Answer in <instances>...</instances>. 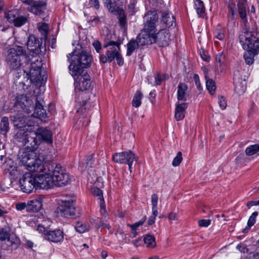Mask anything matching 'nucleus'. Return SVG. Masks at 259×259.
<instances>
[{"label":"nucleus","instance_id":"c85d7f7f","mask_svg":"<svg viewBox=\"0 0 259 259\" xmlns=\"http://www.w3.org/2000/svg\"><path fill=\"white\" fill-rule=\"evenodd\" d=\"M144 242L148 248H154L156 246L155 238L151 234H147L144 237Z\"/></svg>","mask_w":259,"mask_h":259},{"label":"nucleus","instance_id":"2f4dec72","mask_svg":"<svg viewBox=\"0 0 259 259\" xmlns=\"http://www.w3.org/2000/svg\"><path fill=\"white\" fill-rule=\"evenodd\" d=\"M139 45L138 41H136L134 39H132L127 45V52L126 55L130 56L138 48Z\"/></svg>","mask_w":259,"mask_h":259},{"label":"nucleus","instance_id":"603ef678","mask_svg":"<svg viewBox=\"0 0 259 259\" xmlns=\"http://www.w3.org/2000/svg\"><path fill=\"white\" fill-rule=\"evenodd\" d=\"M166 78V76L158 73L155 76V83L156 85L160 84L162 80Z\"/></svg>","mask_w":259,"mask_h":259},{"label":"nucleus","instance_id":"7c9ffc66","mask_svg":"<svg viewBox=\"0 0 259 259\" xmlns=\"http://www.w3.org/2000/svg\"><path fill=\"white\" fill-rule=\"evenodd\" d=\"M205 78L206 89L211 95H213L216 90L215 82L212 79L209 78L206 75L205 76Z\"/></svg>","mask_w":259,"mask_h":259},{"label":"nucleus","instance_id":"20e7f679","mask_svg":"<svg viewBox=\"0 0 259 259\" xmlns=\"http://www.w3.org/2000/svg\"><path fill=\"white\" fill-rule=\"evenodd\" d=\"M81 48V46L77 45L73 51L67 55L68 60H70L71 57H74L69 66L70 73L72 76L82 73L84 72L83 68L89 67L92 61L91 55L82 50Z\"/></svg>","mask_w":259,"mask_h":259},{"label":"nucleus","instance_id":"f257e3e1","mask_svg":"<svg viewBox=\"0 0 259 259\" xmlns=\"http://www.w3.org/2000/svg\"><path fill=\"white\" fill-rule=\"evenodd\" d=\"M19 160L26 165L29 170L44 172V174L36 175L37 181L39 182L38 188L47 189L54 185H65L69 182V176L60 164L55 162L43 164L34 152H23L19 155Z\"/></svg>","mask_w":259,"mask_h":259},{"label":"nucleus","instance_id":"680f3d73","mask_svg":"<svg viewBox=\"0 0 259 259\" xmlns=\"http://www.w3.org/2000/svg\"><path fill=\"white\" fill-rule=\"evenodd\" d=\"M99 227H102L107 229H109L110 228V226L109 224L107 223V222H104L103 221H100L99 222Z\"/></svg>","mask_w":259,"mask_h":259},{"label":"nucleus","instance_id":"6ab92c4d","mask_svg":"<svg viewBox=\"0 0 259 259\" xmlns=\"http://www.w3.org/2000/svg\"><path fill=\"white\" fill-rule=\"evenodd\" d=\"M45 236L46 239L56 243L62 242L64 239L63 232L60 229L47 231Z\"/></svg>","mask_w":259,"mask_h":259},{"label":"nucleus","instance_id":"4468645a","mask_svg":"<svg viewBox=\"0 0 259 259\" xmlns=\"http://www.w3.org/2000/svg\"><path fill=\"white\" fill-rule=\"evenodd\" d=\"M60 214L66 218L72 217L75 215L76 209L72 200H65L58 207Z\"/></svg>","mask_w":259,"mask_h":259},{"label":"nucleus","instance_id":"0eeeda50","mask_svg":"<svg viewBox=\"0 0 259 259\" xmlns=\"http://www.w3.org/2000/svg\"><path fill=\"white\" fill-rule=\"evenodd\" d=\"M42 63L38 59H35L31 64L29 72L26 73L27 80L30 79L31 83H40L42 84L47 80V76L45 72H41Z\"/></svg>","mask_w":259,"mask_h":259},{"label":"nucleus","instance_id":"4d7b16f0","mask_svg":"<svg viewBox=\"0 0 259 259\" xmlns=\"http://www.w3.org/2000/svg\"><path fill=\"white\" fill-rule=\"evenodd\" d=\"M93 46L96 52L97 53H100V51L102 49L101 43L99 41L96 40L93 43Z\"/></svg>","mask_w":259,"mask_h":259},{"label":"nucleus","instance_id":"bb28decb","mask_svg":"<svg viewBox=\"0 0 259 259\" xmlns=\"http://www.w3.org/2000/svg\"><path fill=\"white\" fill-rule=\"evenodd\" d=\"M188 87L185 83H180L178 86L177 98L179 101L184 100Z\"/></svg>","mask_w":259,"mask_h":259},{"label":"nucleus","instance_id":"f3484780","mask_svg":"<svg viewBox=\"0 0 259 259\" xmlns=\"http://www.w3.org/2000/svg\"><path fill=\"white\" fill-rule=\"evenodd\" d=\"M32 103V101L28 99L25 95H21L17 97L15 106L18 108H21L25 112L30 113V108H33Z\"/></svg>","mask_w":259,"mask_h":259},{"label":"nucleus","instance_id":"5701e85b","mask_svg":"<svg viewBox=\"0 0 259 259\" xmlns=\"http://www.w3.org/2000/svg\"><path fill=\"white\" fill-rule=\"evenodd\" d=\"M187 108V103H178L175 110V118L177 121L182 120L185 115V111Z\"/></svg>","mask_w":259,"mask_h":259},{"label":"nucleus","instance_id":"72a5a7b5","mask_svg":"<svg viewBox=\"0 0 259 259\" xmlns=\"http://www.w3.org/2000/svg\"><path fill=\"white\" fill-rule=\"evenodd\" d=\"M75 229L78 233H83L88 231L90 229V227L85 223L77 222L75 226Z\"/></svg>","mask_w":259,"mask_h":259},{"label":"nucleus","instance_id":"a18cd8bd","mask_svg":"<svg viewBox=\"0 0 259 259\" xmlns=\"http://www.w3.org/2000/svg\"><path fill=\"white\" fill-rule=\"evenodd\" d=\"M158 197L157 194H154L151 196V203L152 210H157V203Z\"/></svg>","mask_w":259,"mask_h":259},{"label":"nucleus","instance_id":"393cba45","mask_svg":"<svg viewBox=\"0 0 259 259\" xmlns=\"http://www.w3.org/2000/svg\"><path fill=\"white\" fill-rule=\"evenodd\" d=\"M161 22L165 25V27H169L175 23L174 17L171 14L164 12L162 15Z\"/></svg>","mask_w":259,"mask_h":259},{"label":"nucleus","instance_id":"6e6552de","mask_svg":"<svg viewBox=\"0 0 259 259\" xmlns=\"http://www.w3.org/2000/svg\"><path fill=\"white\" fill-rule=\"evenodd\" d=\"M26 54L22 47L17 46L9 49L6 61L10 68L17 69L21 65V58Z\"/></svg>","mask_w":259,"mask_h":259},{"label":"nucleus","instance_id":"f03ea898","mask_svg":"<svg viewBox=\"0 0 259 259\" xmlns=\"http://www.w3.org/2000/svg\"><path fill=\"white\" fill-rule=\"evenodd\" d=\"M12 121L14 126L17 128L15 135V140L28 150L20 152L19 156L23 152H34L42 142L49 144L52 143V132L47 128L34 124L29 118L13 116Z\"/></svg>","mask_w":259,"mask_h":259},{"label":"nucleus","instance_id":"de8ad7c7","mask_svg":"<svg viewBox=\"0 0 259 259\" xmlns=\"http://www.w3.org/2000/svg\"><path fill=\"white\" fill-rule=\"evenodd\" d=\"M146 220V216L145 215L142 220H141L140 221L138 222H136L135 223V224H132V225H131V224H128L127 225L131 227V228H134V229H136L139 227V226L142 225L145 222Z\"/></svg>","mask_w":259,"mask_h":259},{"label":"nucleus","instance_id":"a19ab883","mask_svg":"<svg viewBox=\"0 0 259 259\" xmlns=\"http://www.w3.org/2000/svg\"><path fill=\"white\" fill-rule=\"evenodd\" d=\"M195 5L198 15L201 16L205 10L203 2L200 0H196Z\"/></svg>","mask_w":259,"mask_h":259},{"label":"nucleus","instance_id":"49530a36","mask_svg":"<svg viewBox=\"0 0 259 259\" xmlns=\"http://www.w3.org/2000/svg\"><path fill=\"white\" fill-rule=\"evenodd\" d=\"M9 232L6 229L3 228L0 230V240L7 239L9 235Z\"/></svg>","mask_w":259,"mask_h":259},{"label":"nucleus","instance_id":"e2e57ef3","mask_svg":"<svg viewBox=\"0 0 259 259\" xmlns=\"http://www.w3.org/2000/svg\"><path fill=\"white\" fill-rule=\"evenodd\" d=\"M168 218L169 220H176L177 219V214L174 212H170Z\"/></svg>","mask_w":259,"mask_h":259},{"label":"nucleus","instance_id":"0e129e2a","mask_svg":"<svg viewBox=\"0 0 259 259\" xmlns=\"http://www.w3.org/2000/svg\"><path fill=\"white\" fill-rule=\"evenodd\" d=\"M259 205L258 201H250L247 202V206L249 208L252 206Z\"/></svg>","mask_w":259,"mask_h":259},{"label":"nucleus","instance_id":"f704fd0d","mask_svg":"<svg viewBox=\"0 0 259 259\" xmlns=\"http://www.w3.org/2000/svg\"><path fill=\"white\" fill-rule=\"evenodd\" d=\"M245 153L248 156H252L255 154H259V144H254L247 147Z\"/></svg>","mask_w":259,"mask_h":259},{"label":"nucleus","instance_id":"9d476101","mask_svg":"<svg viewBox=\"0 0 259 259\" xmlns=\"http://www.w3.org/2000/svg\"><path fill=\"white\" fill-rule=\"evenodd\" d=\"M74 78V86L76 91H84L89 90L91 85L90 75L86 72L77 74Z\"/></svg>","mask_w":259,"mask_h":259},{"label":"nucleus","instance_id":"774afa93","mask_svg":"<svg viewBox=\"0 0 259 259\" xmlns=\"http://www.w3.org/2000/svg\"><path fill=\"white\" fill-rule=\"evenodd\" d=\"M116 235H117V237H119V236L122 237V238H125V235L124 234L123 232L121 230H119L117 232Z\"/></svg>","mask_w":259,"mask_h":259},{"label":"nucleus","instance_id":"864d4df0","mask_svg":"<svg viewBox=\"0 0 259 259\" xmlns=\"http://www.w3.org/2000/svg\"><path fill=\"white\" fill-rule=\"evenodd\" d=\"M228 7L229 13L231 14L232 16H234L236 10L235 4L233 3V2H230L229 4Z\"/></svg>","mask_w":259,"mask_h":259},{"label":"nucleus","instance_id":"8fccbe9b","mask_svg":"<svg viewBox=\"0 0 259 259\" xmlns=\"http://www.w3.org/2000/svg\"><path fill=\"white\" fill-rule=\"evenodd\" d=\"M211 221L208 219H202L198 221V225L201 227H207L210 224Z\"/></svg>","mask_w":259,"mask_h":259},{"label":"nucleus","instance_id":"39448f33","mask_svg":"<svg viewBox=\"0 0 259 259\" xmlns=\"http://www.w3.org/2000/svg\"><path fill=\"white\" fill-rule=\"evenodd\" d=\"M103 48H108L105 54L101 55L100 57V61L102 63L111 62L116 59L119 65L123 64V59L120 54V43L106 39L103 46Z\"/></svg>","mask_w":259,"mask_h":259},{"label":"nucleus","instance_id":"c03bdc74","mask_svg":"<svg viewBox=\"0 0 259 259\" xmlns=\"http://www.w3.org/2000/svg\"><path fill=\"white\" fill-rule=\"evenodd\" d=\"M183 159L182 154L181 152H179L177 156L173 159L172 165L174 166H177L180 164Z\"/></svg>","mask_w":259,"mask_h":259},{"label":"nucleus","instance_id":"37998d69","mask_svg":"<svg viewBox=\"0 0 259 259\" xmlns=\"http://www.w3.org/2000/svg\"><path fill=\"white\" fill-rule=\"evenodd\" d=\"M92 193L94 196L98 197V199L100 200V202H102V200H104L103 196V192L98 188L95 187L92 189Z\"/></svg>","mask_w":259,"mask_h":259},{"label":"nucleus","instance_id":"a878e982","mask_svg":"<svg viewBox=\"0 0 259 259\" xmlns=\"http://www.w3.org/2000/svg\"><path fill=\"white\" fill-rule=\"evenodd\" d=\"M20 244L19 239L15 234H9L7 238V245L12 249H16Z\"/></svg>","mask_w":259,"mask_h":259},{"label":"nucleus","instance_id":"79ce46f5","mask_svg":"<svg viewBox=\"0 0 259 259\" xmlns=\"http://www.w3.org/2000/svg\"><path fill=\"white\" fill-rule=\"evenodd\" d=\"M100 212L102 218H108V214L106 209L104 200H102V202H100Z\"/></svg>","mask_w":259,"mask_h":259},{"label":"nucleus","instance_id":"423d86ee","mask_svg":"<svg viewBox=\"0 0 259 259\" xmlns=\"http://www.w3.org/2000/svg\"><path fill=\"white\" fill-rule=\"evenodd\" d=\"M239 39L243 49L259 48V33L256 30H250L246 24L240 34Z\"/></svg>","mask_w":259,"mask_h":259},{"label":"nucleus","instance_id":"9b49d317","mask_svg":"<svg viewBox=\"0 0 259 259\" xmlns=\"http://www.w3.org/2000/svg\"><path fill=\"white\" fill-rule=\"evenodd\" d=\"M146 21L145 23L144 30L155 33L156 27L158 23V16L155 11H149L145 15Z\"/></svg>","mask_w":259,"mask_h":259},{"label":"nucleus","instance_id":"b1692460","mask_svg":"<svg viewBox=\"0 0 259 259\" xmlns=\"http://www.w3.org/2000/svg\"><path fill=\"white\" fill-rule=\"evenodd\" d=\"M27 211L35 212L38 211L42 206L41 201L39 199H34L27 202Z\"/></svg>","mask_w":259,"mask_h":259},{"label":"nucleus","instance_id":"052dcab7","mask_svg":"<svg viewBox=\"0 0 259 259\" xmlns=\"http://www.w3.org/2000/svg\"><path fill=\"white\" fill-rule=\"evenodd\" d=\"M200 55L201 58L203 61L206 62H209L210 60V57L208 56V55L206 53H205L204 52H203L201 53Z\"/></svg>","mask_w":259,"mask_h":259},{"label":"nucleus","instance_id":"2eb2a0df","mask_svg":"<svg viewBox=\"0 0 259 259\" xmlns=\"http://www.w3.org/2000/svg\"><path fill=\"white\" fill-rule=\"evenodd\" d=\"M42 39L38 38L34 35H30L27 41L28 50L34 55H38L41 52L42 47Z\"/></svg>","mask_w":259,"mask_h":259},{"label":"nucleus","instance_id":"58836bf2","mask_svg":"<svg viewBox=\"0 0 259 259\" xmlns=\"http://www.w3.org/2000/svg\"><path fill=\"white\" fill-rule=\"evenodd\" d=\"M118 13V19L120 26L125 29L126 25V16L124 12L122 10H119Z\"/></svg>","mask_w":259,"mask_h":259},{"label":"nucleus","instance_id":"4c0bfd02","mask_svg":"<svg viewBox=\"0 0 259 259\" xmlns=\"http://www.w3.org/2000/svg\"><path fill=\"white\" fill-rule=\"evenodd\" d=\"M214 38L220 40H223L225 37L224 29L220 25H218L214 31Z\"/></svg>","mask_w":259,"mask_h":259},{"label":"nucleus","instance_id":"1a4fd4ad","mask_svg":"<svg viewBox=\"0 0 259 259\" xmlns=\"http://www.w3.org/2000/svg\"><path fill=\"white\" fill-rule=\"evenodd\" d=\"M112 159L115 162L118 163H125L128 164L130 172L132 171V165L134 161H136L137 158L135 154L131 151L116 153L112 156Z\"/></svg>","mask_w":259,"mask_h":259},{"label":"nucleus","instance_id":"3c124183","mask_svg":"<svg viewBox=\"0 0 259 259\" xmlns=\"http://www.w3.org/2000/svg\"><path fill=\"white\" fill-rule=\"evenodd\" d=\"M27 203L25 202H20L16 204V209L19 211H22L25 208L27 210Z\"/></svg>","mask_w":259,"mask_h":259},{"label":"nucleus","instance_id":"c9c22d12","mask_svg":"<svg viewBox=\"0 0 259 259\" xmlns=\"http://www.w3.org/2000/svg\"><path fill=\"white\" fill-rule=\"evenodd\" d=\"M246 89V83L245 80L238 82L235 88V92L239 95L243 94Z\"/></svg>","mask_w":259,"mask_h":259},{"label":"nucleus","instance_id":"09e8293b","mask_svg":"<svg viewBox=\"0 0 259 259\" xmlns=\"http://www.w3.org/2000/svg\"><path fill=\"white\" fill-rule=\"evenodd\" d=\"M158 215V210H152V214L149 217L148 221V224L149 225H151L155 223V220L156 217Z\"/></svg>","mask_w":259,"mask_h":259},{"label":"nucleus","instance_id":"6e6d98bb","mask_svg":"<svg viewBox=\"0 0 259 259\" xmlns=\"http://www.w3.org/2000/svg\"><path fill=\"white\" fill-rule=\"evenodd\" d=\"M224 59L225 57L222 53H220L216 55V62L220 63V65L224 62Z\"/></svg>","mask_w":259,"mask_h":259},{"label":"nucleus","instance_id":"5fc2aeb1","mask_svg":"<svg viewBox=\"0 0 259 259\" xmlns=\"http://www.w3.org/2000/svg\"><path fill=\"white\" fill-rule=\"evenodd\" d=\"M219 104L222 109H224L227 106V102L224 98L222 96L219 98Z\"/></svg>","mask_w":259,"mask_h":259},{"label":"nucleus","instance_id":"69168bd1","mask_svg":"<svg viewBox=\"0 0 259 259\" xmlns=\"http://www.w3.org/2000/svg\"><path fill=\"white\" fill-rule=\"evenodd\" d=\"M37 230L40 233H46V229L42 226L38 225L37 228Z\"/></svg>","mask_w":259,"mask_h":259},{"label":"nucleus","instance_id":"412c9836","mask_svg":"<svg viewBox=\"0 0 259 259\" xmlns=\"http://www.w3.org/2000/svg\"><path fill=\"white\" fill-rule=\"evenodd\" d=\"M33 115L40 118L41 120L45 119L48 117L46 110L44 108L43 106L38 101L37 98L36 99L35 106Z\"/></svg>","mask_w":259,"mask_h":259},{"label":"nucleus","instance_id":"aec40b11","mask_svg":"<svg viewBox=\"0 0 259 259\" xmlns=\"http://www.w3.org/2000/svg\"><path fill=\"white\" fill-rule=\"evenodd\" d=\"M238 12L241 19L243 20L244 25L247 23V12L248 7L245 1L239 0L237 4Z\"/></svg>","mask_w":259,"mask_h":259},{"label":"nucleus","instance_id":"bf43d9fd","mask_svg":"<svg viewBox=\"0 0 259 259\" xmlns=\"http://www.w3.org/2000/svg\"><path fill=\"white\" fill-rule=\"evenodd\" d=\"M89 3L92 7H94L96 9H98L100 7L99 0H89Z\"/></svg>","mask_w":259,"mask_h":259},{"label":"nucleus","instance_id":"13d9d810","mask_svg":"<svg viewBox=\"0 0 259 259\" xmlns=\"http://www.w3.org/2000/svg\"><path fill=\"white\" fill-rule=\"evenodd\" d=\"M194 81H195V85L197 87V88L199 90H201V84H200V80H199V76H198V75L197 74H194Z\"/></svg>","mask_w":259,"mask_h":259},{"label":"nucleus","instance_id":"7ed1b4c3","mask_svg":"<svg viewBox=\"0 0 259 259\" xmlns=\"http://www.w3.org/2000/svg\"><path fill=\"white\" fill-rule=\"evenodd\" d=\"M21 165L18 167H11L9 169L11 179H19V186L21 190L25 193H30L33 190L38 188L36 174L35 171L29 170L28 167L20 161Z\"/></svg>","mask_w":259,"mask_h":259},{"label":"nucleus","instance_id":"ea45409f","mask_svg":"<svg viewBox=\"0 0 259 259\" xmlns=\"http://www.w3.org/2000/svg\"><path fill=\"white\" fill-rule=\"evenodd\" d=\"M38 29L42 35L46 38L49 31V26L47 24L42 23L38 24Z\"/></svg>","mask_w":259,"mask_h":259},{"label":"nucleus","instance_id":"f8f14e48","mask_svg":"<svg viewBox=\"0 0 259 259\" xmlns=\"http://www.w3.org/2000/svg\"><path fill=\"white\" fill-rule=\"evenodd\" d=\"M27 10L35 15L44 16V13L46 10V2L44 1H34L29 0L27 1Z\"/></svg>","mask_w":259,"mask_h":259},{"label":"nucleus","instance_id":"473e14b6","mask_svg":"<svg viewBox=\"0 0 259 259\" xmlns=\"http://www.w3.org/2000/svg\"><path fill=\"white\" fill-rule=\"evenodd\" d=\"M142 98V93L139 91H137L132 101L133 106L136 108L139 107L141 104V100Z\"/></svg>","mask_w":259,"mask_h":259},{"label":"nucleus","instance_id":"dca6fc26","mask_svg":"<svg viewBox=\"0 0 259 259\" xmlns=\"http://www.w3.org/2000/svg\"><path fill=\"white\" fill-rule=\"evenodd\" d=\"M155 42L161 47H166L169 45L171 41V36L169 34V30L167 29H162L158 33H154Z\"/></svg>","mask_w":259,"mask_h":259},{"label":"nucleus","instance_id":"338daca9","mask_svg":"<svg viewBox=\"0 0 259 259\" xmlns=\"http://www.w3.org/2000/svg\"><path fill=\"white\" fill-rule=\"evenodd\" d=\"M141 241H142V239L141 238H139L134 240L133 241V243L135 246L138 247V246L140 245V242H141Z\"/></svg>","mask_w":259,"mask_h":259},{"label":"nucleus","instance_id":"c756f323","mask_svg":"<svg viewBox=\"0 0 259 259\" xmlns=\"http://www.w3.org/2000/svg\"><path fill=\"white\" fill-rule=\"evenodd\" d=\"M9 130V122L8 117H3L0 123V132L6 135Z\"/></svg>","mask_w":259,"mask_h":259},{"label":"nucleus","instance_id":"ddd939ff","mask_svg":"<svg viewBox=\"0 0 259 259\" xmlns=\"http://www.w3.org/2000/svg\"><path fill=\"white\" fill-rule=\"evenodd\" d=\"M5 17L16 27H20L26 23L27 19L24 16H19L16 10H8L5 12Z\"/></svg>","mask_w":259,"mask_h":259},{"label":"nucleus","instance_id":"cd10ccee","mask_svg":"<svg viewBox=\"0 0 259 259\" xmlns=\"http://www.w3.org/2000/svg\"><path fill=\"white\" fill-rule=\"evenodd\" d=\"M104 4L108 10L112 13L119 11L116 0H104Z\"/></svg>","mask_w":259,"mask_h":259},{"label":"nucleus","instance_id":"e433bc0d","mask_svg":"<svg viewBox=\"0 0 259 259\" xmlns=\"http://www.w3.org/2000/svg\"><path fill=\"white\" fill-rule=\"evenodd\" d=\"M257 214L258 213L256 211H255L252 213V214L248 219L247 222V226L243 230V232H247L250 229V228L254 225V224L255 222V218L257 217Z\"/></svg>","mask_w":259,"mask_h":259},{"label":"nucleus","instance_id":"4be33fe9","mask_svg":"<svg viewBox=\"0 0 259 259\" xmlns=\"http://www.w3.org/2000/svg\"><path fill=\"white\" fill-rule=\"evenodd\" d=\"M246 52L244 54V59L247 65H251L254 62V57L259 53V48L244 49Z\"/></svg>","mask_w":259,"mask_h":259},{"label":"nucleus","instance_id":"a211bd4d","mask_svg":"<svg viewBox=\"0 0 259 259\" xmlns=\"http://www.w3.org/2000/svg\"><path fill=\"white\" fill-rule=\"evenodd\" d=\"M154 34L143 29L137 37V41L141 46H145L155 42Z\"/></svg>","mask_w":259,"mask_h":259}]
</instances>
